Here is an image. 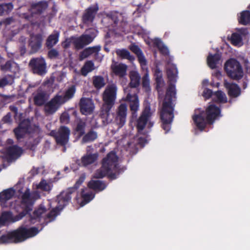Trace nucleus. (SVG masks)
I'll list each match as a JSON object with an SVG mask.
<instances>
[{
  "instance_id": "obj_1",
  "label": "nucleus",
  "mask_w": 250,
  "mask_h": 250,
  "mask_svg": "<svg viewBox=\"0 0 250 250\" xmlns=\"http://www.w3.org/2000/svg\"><path fill=\"white\" fill-rule=\"evenodd\" d=\"M167 75L169 81L165 97L160 111V119L162 124V127L167 132L170 129L171 124L174 118V109L175 105L172 103L173 98H175L176 88L175 83L176 82L178 70L175 64L169 65L167 68Z\"/></svg>"
},
{
  "instance_id": "obj_2",
  "label": "nucleus",
  "mask_w": 250,
  "mask_h": 250,
  "mask_svg": "<svg viewBox=\"0 0 250 250\" xmlns=\"http://www.w3.org/2000/svg\"><path fill=\"white\" fill-rule=\"evenodd\" d=\"M39 197L37 193H31L29 189H26L21 196L20 207L22 210L15 216L11 211L3 212L0 216V227L5 225L7 222H15L22 219L32 210L34 203Z\"/></svg>"
},
{
  "instance_id": "obj_3",
  "label": "nucleus",
  "mask_w": 250,
  "mask_h": 250,
  "mask_svg": "<svg viewBox=\"0 0 250 250\" xmlns=\"http://www.w3.org/2000/svg\"><path fill=\"white\" fill-rule=\"evenodd\" d=\"M118 161V157L114 151H111L109 152L106 156L103 159L102 166L96 171L94 177L100 179L108 175L109 179H116L117 176L125 169L124 167H120Z\"/></svg>"
},
{
  "instance_id": "obj_4",
  "label": "nucleus",
  "mask_w": 250,
  "mask_h": 250,
  "mask_svg": "<svg viewBox=\"0 0 250 250\" xmlns=\"http://www.w3.org/2000/svg\"><path fill=\"white\" fill-rule=\"evenodd\" d=\"M195 113L192 116V119L197 127L203 130L207 125H212L218 117L221 116V109L216 105H209L206 110H195Z\"/></svg>"
},
{
  "instance_id": "obj_5",
  "label": "nucleus",
  "mask_w": 250,
  "mask_h": 250,
  "mask_svg": "<svg viewBox=\"0 0 250 250\" xmlns=\"http://www.w3.org/2000/svg\"><path fill=\"white\" fill-rule=\"evenodd\" d=\"M39 232L40 230L35 227L27 229L25 227L21 226L17 229L2 235L0 237V244L21 243L36 236Z\"/></svg>"
},
{
  "instance_id": "obj_6",
  "label": "nucleus",
  "mask_w": 250,
  "mask_h": 250,
  "mask_svg": "<svg viewBox=\"0 0 250 250\" xmlns=\"http://www.w3.org/2000/svg\"><path fill=\"white\" fill-rule=\"evenodd\" d=\"M48 3L46 1H41L36 3H33L29 10V14L25 16V18L30 21L32 24H36L41 21L38 19L41 15L48 7Z\"/></svg>"
},
{
  "instance_id": "obj_7",
  "label": "nucleus",
  "mask_w": 250,
  "mask_h": 250,
  "mask_svg": "<svg viewBox=\"0 0 250 250\" xmlns=\"http://www.w3.org/2000/svg\"><path fill=\"white\" fill-rule=\"evenodd\" d=\"M224 68L228 75L232 79L240 80L243 77V71L240 62L235 59L226 62Z\"/></svg>"
},
{
  "instance_id": "obj_8",
  "label": "nucleus",
  "mask_w": 250,
  "mask_h": 250,
  "mask_svg": "<svg viewBox=\"0 0 250 250\" xmlns=\"http://www.w3.org/2000/svg\"><path fill=\"white\" fill-rule=\"evenodd\" d=\"M70 134L69 128L66 126H61L57 131L52 130L50 132L51 136H53L57 144L65 146L68 143Z\"/></svg>"
},
{
  "instance_id": "obj_9",
  "label": "nucleus",
  "mask_w": 250,
  "mask_h": 250,
  "mask_svg": "<svg viewBox=\"0 0 250 250\" xmlns=\"http://www.w3.org/2000/svg\"><path fill=\"white\" fill-rule=\"evenodd\" d=\"M29 66L32 72L38 75L43 76L47 73L46 63L43 57L32 58L29 61Z\"/></svg>"
},
{
  "instance_id": "obj_10",
  "label": "nucleus",
  "mask_w": 250,
  "mask_h": 250,
  "mask_svg": "<svg viewBox=\"0 0 250 250\" xmlns=\"http://www.w3.org/2000/svg\"><path fill=\"white\" fill-rule=\"evenodd\" d=\"M117 87L116 84H108L102 94L103 104L113 105L117 97Z\"/></svg>"
},
{
  "instance_id": "obj_11",
  "label": "nucleus",
  "mask_w": 250,
  "mask_h": 250,
  "mask_svg": "<svg viewBox=\"0 0 250 250\" xmlns=\"http://www.w3.org/2000/svg\"><path fill=\"white\" fill-rule=\"evenodd\" d=\"M74 188H68L66 190L62 191L57 196L56 201L58 203L57 206L62 209L70 203L72 195L76 194L74 191Z\"/></svg>"
},
{
  "instance_id": "obj_12",
  "label": "nucleus",
  "mask_w": 250,
  "mask_h": 250,
  "mask_svg": "<svg viewBox=\"0 0 250 250\" xmlns=\"http://www.w3.org/2000/svg\"><path fill=\"white\" fill-rule=\"evenodd\" d=\"M63 104L61 95L57 94L52 98L50 101L45 103L44 106V111L47 114L52 115Z\"/></svg>"
},
{
  "instance_id": "obj_13",
  "label": "nucleus",
  "mask_w": 250,
  "mask_h": 250,
  "mask_svg": "<svg viewBox=\"0 0 250 250\" xmlns=\"http://www.w3.org/2000/svg\"><path fill=\"white\" fill-rule=\"evenodd\" d=\"M113 105L103 104L99 111V117L102 120L104 125L110 123L113 119V115L111 110Z\"/></svg>"
},
{
  "instance_id": "obj_14",
  "label": "nucleus",
  "mask_w": 250,
  "mask_h": 250,
  "mask_svg": "<svg viewBox=\"0 0 250 250\" xmlns=\"http://www.w3.org/2000/svg\"><path fill=\"white\" fill-rule=\"evenodd\" d=\"M79 107L81 113L87 115L92 114L94 110L95 105L91 99L82 97L79 102Z\"/></svg>"
},
{
  "instance_id": "obj_15",
  "label": "nucleus",
  "mask_w": 250,
  "mask_h": 250,
  "mask_svg": "<svg viewBox=\"0 0 250 250\" xmlns=\"http://www.w3.org/2000/svg\"><path fill=\"white\" fill-rule=\"evenodd\" d=\"M127 111V105L125 103L121 104L116 109L115 120L119 127H122L125 124Z\"/></svg>"
},
{
  "instance_id": "obj_16",
  "label": "nucleus",
  "mask_w": 250,
  "mask_h": 250,
  "mask_svg": "<svg viewBox=\"0 0 250 250\" xmlns=\"http://www.w3.org/2000/svg\"><path fill=\"white\" fill-rule=\"evenodd\" d=\"M151 115L150 106H146L142 111L141 116L137 120L136 127L138 132H141L144 130Z\"/></svg>"
},
{
  "instance_id": "obj_17",
  "label": "nucleus",
  "mask_w": 250,
  "mask_h": 250,
  "mask_svg": "<svg viewBox=\"0 0 250 250\" xmlns=\"http://www.w3.org/2000/svg\"><path fill=\"white\" fill-rule=\"evenodd\" d=\"M93 40L94 37L90 35L83 34L76 38L73 42V44L76 50H80L92 42Z\"/></svg>"
},
{
  "instance_id": "obj_18",
  "label": "nucleus",
  "mask_w": 250,
  "mask_h": 250,
  "mask_svg": "<svg viewBox=\"0 0 250 250\" xmlns=\"http://www.w3.org/2000/svg\"><path fill=\"white\" fill-rule=\"evenodd\" d=\"M42 41L43 37L41 34H32L30 36L29 45L32 53H36L41 48Z\"/></svg>"
},
{
  "instance_id": "obj_19",
  "label": "nucleus",
  "mask_w": 250,
  "mask_h": 250,
  "mask_svg": "<svg viewBox=\"0 0 250 250\" xmlns=\"http://www.w3.org/2000/svg\"><path fill=\"white\" fill-rule=\"evenodd\" d=\"M98 10L99 7L97 4L91 5L86 9L82 16L83 22L87 23L93 22Z\"/></svg>"
},
{
  "instance_id": "obj_20",
  "label": "nucleus",
  "mask_w": 250,
  "mask_h": 250,
  "mask_svg": "<svg viewBox=\"0 0 250 250\" xmlns=\"http://www.w3.org/2000/svg\"><path fill=\"white\" fill-rule=\"evenodd\" d=\"M30 211L27 214L29 215V220L31 224H35L37 221H39L47 211V209L43 204H40L39 207L35 209L33 213H30Z\"/></svg>"
},
{
  "instance_id": "obj_21",
  "label": "nucleus",
  "mask_w": 250,
  "mask_h": 250,
  "mask_svg": "<svg viewBox=\"0 0 250 250\" xmlns=\"http://www.w3.org/2000/svg\"><path fill=\"white\" fill-rule=\"evenodd\" d=\"M224 86L228 90V94L230 97L236 98L241 94V88L238 84L225 81Z\"/></svg>"
},
{
  "instance_id": "obj_22",
  "label": "nucleus",
  "mask_w": 250,
  "mask_h": 250,
  "mask_svg": "<svg viewBox=\"0 0 250 250\" xmlns=\"http://www.w3.org/2000/svg\"><path fill=\"white\" fill-rule=\"evenodd\" d=\"M111 69L113 73L120 78H123L126 75L127 65L124 63L115 62L111 65Z\"/></svg>"
},
{
  "instance_id": "obj_23",
  "label": "nucleus",
  "mask_w": 250,
  "mask_h": 250,
  "mask_svg": "<svg viewBox=\"0 0 250 250\" xmlns=\"http://www.w3.org/2000/svg\"><path fill=\"white\" fill-rule=\"evenodd\" d=\"M6 151L7 155L11 160L18 158L22 153V148L17 145H14L7 147Z\"/></svg>"
},
{
  "instance_id": "obj_24",
  "label": "nucleus",
  "mask_w": 250,
  "mask_h": 250,
  "mask_svg": "<svg viewBox=\"0 0 250 250\" xmlns=\"http://www.w3.org/2000/svg\"><path fill=\"white\" fill-rule=\"evenodd\" d=\"M15 193V190L13 188L4 190L0 193V203L3 207H6L7 201L12 198Z\"/></svg>"
},
{
  "instance_id": "obj_25",
  "label": "nucleus",
  "mask_w": 250,
  "mask_h": 250,
  "mask_svg": "<svg viewBox=\"0 0 250 250\" xmlns=\"http://www.w3.org/2000/svg\"><path fill=\"white\" fill-rule=\"evenodd\" d=\"M98 156L99 154L98 153H87L81 158V162L82 165L84 167H86L94 164L97 161Z\"/></svg>"
},
{
  "instance_id": "obj_26",
  "label": "nucleus",
  "mask_w": 250,
  "mask_h": 250,
  "mask_svg": "<svg viewBox=\"0 0 250 250\" xmlns=\"http://www.w3.org/2000/svg\"><path fill=\"white\" fill-rule=\"evenodd\" d=\"M33 100L36 105L40 106L44 105L47 100L46 92L42 90H38L34 97Z\"/></svg>"
},
{
  "instance_id": "obj_27",
  "label": "nucleus",
  "mask_w": 250,
  "mask_h": 250,
  "mask_svg": "<svg viewBox=\"0 0 250 250\" xmlns=\"http://www.w3.org/2000/svg\"><path fill=\"white\" fill-rule=\"evenodd\" d=\"M126 101L129 102V107L131 111H137L139 109V102L138 96L136 94H127Z\"/></svg>"
},
{
  "instance_id": "obj_28",
  "label": "nucleus",
  "mask_w": 250,
  "mask_h": 250,
  "mask_svg": "<svg viewBox=\"0 0 250 250\" xmlns=\"http://www.w3.org/2000/svg\"><path fill=\"white\" fill-rule=\"evenodd\" d=\"M221 55L216 53L213 55L209 54L207 58V63L208 66L212 69L216 68V65L219 63Z\"/></svg>"
},
{
  "instance_id": "obj_29",
  "label": "nucleus",
  "mask_w": 250,
  "mask_h": 250,
  "mask_svg": "<svg viewBox=\"0 0 250 250\" xmlns=\"http://www.w3.org/2000/svg\"><path fill=\"white\" fill-rule=\"evenodd\" d=\"M59 36V33L57 31H55L53 34H51L48 37L46 41L45 45L48 49L52 48L58 43Z\"/></svg>"
},
{
  "instance_id": "obj_30",
  "label": "nucleus",
  "mask_w": 250,
  "mask_h": 250,
  "mask_svg": "<svg viewBox=\"0 0 250 250\" xmlns=\"http://www.w3.org/2000/svg\"><path fill=\"white\" fill-rule=\"evenodd\" d=\"M88 187L94 190L101 191L104 189L106 187L105 184L99 180H90L88 183Z\"/></svg>"
},
{
  "instance_id": "obj_31",
  "label": "nucleus",
  "mask_w": 250,
  "mask_h": 250,
  "mask_svg": "<svg viewBox=\"0 0 250 250\" xmlns=\"http://www.w3.org/2000/svg\"><path fill=\"white\" fill-rule=\"evenodd\" d=\"M95 69L93 62L91 60L86 61L80 70L81 74L86 77L87 74Z\"/></svg>"
},
{
  "instance_id": "obj_32",
  "label": "nucleus",
  "mask_w": 250,
  "mask_h": 250,
  "mask_svg": "<svg viewBox=\"0 0 250 250\" xmlns=\"http://www.w3.org/2000/svg\"><path fill=\"white\" fill-rule=\"evenodd\" d=\"M0 69L3 71L16 72L18 69V64L12 60L7 61L5 64H0Z\"/></svg>"
},
{
  "instance_id": "obj_33",
  "label": "nucleus",
  "mask_w": 250,
  "mask_h": 250,
  "mask_svg": "<svg viewBox=\"0 0 250 250\" xmlns=\"http://www.w3.org/2000/svg\"><path fill=\"white\" fill-rule=\"evenodd\" d=\"M130 82L129 85L131 88L137 87L140 83L141 77L136 71H131L129 74Z\"/></svg>"
},
{
  "instance_id": "obj_34",
  "label": "nucleus",
  "mask_w": 250,
  "mask_h": 250,
  "mask_svg": "<svg viewBox=\"0 0 250 250\" xmlns=\"http://www.w3.org/2000/svg\"><path fill=\"white\" fill-rule=\"evenodd\" d=\"M82 143L85 144L95 141L98 137L97 133L92 129L90 130L87 133L83 136Z\"/></svg>"
},
{
  "instance_id": "obj_35",
  "label": "nucleus",
  "mask_w": 250,
  "mask_h": 250,
  "mask_svg": "<svg viewBox=\"0 0 250 250\" xmlns=\"http://www.w3.org/2000/svg\"><path fill=\"white\" fill-rule=\"evenodd\" d=\"M75 92V86L72 85L66 90L63 96L61 95L62 101L63 104H64L67 101L71 99L74 97Z\"/></svg>"
},
{
  "instance_id": "obj_36",
  "label": "nucleus",
  "mask_w": 250,
  "mask_h": 250,
  "mask_svg": "<svg viewBox=\"0 0 250 250\" xmlns=\"http://www.w3.org/2000/svg\"><path fill=\"white\" fill-rule=\"evenodd\" d=\"M81 196L82 200L80 203V205L81 207H83L94 198L95 194L92 191L84 193V191L83 190L81 193Z\"/></svg>"
},
{
  "instance_id": "obj_37",
  "label": "nucleus",
  "mask_w": 250,
  "mask_h": 250,
  "mask_svg": "<svg viewBox=\"0 0 250 250\" xmlns=\"http://www.w3.org/2000/svg\"><path fill=\"white\" fill-rule=\"evenodd\" d=\"M86 123L82 120L78 121L75 128V131L79 137H81L85 134Z\"/></svg>"
},
{
  "instance_id": "obj_38",
  "label": "nucleus",
  "mask_w": 250,
  "mask_h": 250,
  "mask_svg": "<svg viewBox=\"0 0 250 250\" xmlns=\"http://www.w3.org/2000/svg\"><path fill=\"white\" fill-rule=\"evenodd\" d=\"M116 53L117 56L122 59H127L130 61H133L135 59L134 57L126 49H118Z\"/></svg>"
},
{
  "instance_id": "obj_39",
  "label": "nucleus",
  "mask_w": 250,
  "mask_h": 250,
  "mask_svg": "<svg viewBox=\"0 0 250 250\" xmlns=\"http://www.w3.org/2000/svg\"><path fill=\"white\" fill-rule=\"evenodd\" d=\"M155 75L156 76V88L157 90L159 92L160 91V88L163 86L164 83L162 79V73L161 71L159 70V69H156L155 71Z\"/></svg>"
},
{
  "instance_id": "obj_40",
  "label": "nucleus",
  "mask_w": 250,
  "mask_h": 250,
  "mask_svg": "<svg viewBox=\"0 0 250 250\" xmlns=\"http://www.w3.org/2000/svg\"><path fill=\"white\" fill-rule=\"evenodd\" d=\"M239 22L242 25H246L250 23V11L246 10L241 13L239 19Z\"/></svg>"
},
{
  "instance_id": "obj_41",
  "label": "nucleus",
  "mask_w": 250,
  "mask_h": 250,
  "mask_svg": "<svg viewBox=\"0 0 250 250\" xmlns=\"http://www.w3.org/2000/svg\"><path fill=\"white\" fill-rule=\"evenodd\" d=\"M13 9L12 3H3L0 4V16L8 14Z\"/></svg>"
},
{
  "instance_id": "obj_42",
  "label": "nucleus",
  "mask_w": 250,
  "mask_h": 250,
  "mask_svg": "<svg viewBox=\"0 0 250 250\" xmlns=\"http://www.w3.org/2000/svg\"><path fill=\"white\" fill-rule=\"evenodd\" d=\"M93 84L96 89H101L105 85L104 78L101 76H94L93 78Z\"/></svg>"
},
{
  "instance_id": "obj_43",
  "label": "nucleus",
  "mask_w": 250,
  "mask_h": 250,
  "mask_svg": "<svg viewBox=\"0 0 250 250\" xmlns=\"http://www.w3.org/2000/svg\"><path fill=\"white\" fill-rule=\"evenodd\" d=\"M62 210L57 206L52 208L45 216V219H48L50 221L54 220L56 217L59 214V212Z\"/></svg>"
},
{
  "instance_id": "obj_44",
  "label": "nucleus",
  "mask_w": 250,
  "mask_h": 250,
  "mask_svg": "<svg viewBox=\"0 0 250 250\" xmlns=\"http://www.w3.org/2000/svg\"><path fill=\"white\" fill-rule=\"evenodd\" d=\"M85 179V176L84 174H82L79 179L76 181L75 184L73 187L69 188H74V191L76 193V196L75 197V199L77 201L78 200V193H77V189L79 188V187L83 183L84 180Z\"/></svg>"
},
{
  "instance_id": "obj_45",
  "label": "nucleus",
  "mask_w": 250,
  "mask_h": 250,
  "mask_svg": "<svg viewBox=\"0 0 250 250\" xmlns=\"http://www.w3.org/2000/svg\"><path fill=\"white\" fill-rule=\"evenodd\" d=\"M14 132L18 140L23 138L25 134L28 133L27 131L19 126L14 129Z\"/></svg>"
},
{
  "instance_id": "obj_46",
  "label": "nucleus",
  "mask_w": 250,
  "mask_h": 250,
  "mask_svg": "<svg viewBox=\"0 0 250 250\" xmlns=\"http://www.w3.org/2000/svg\"><path fill=\"white\" fill-rule=\"evenodd\" d=\"M217 98V101L220 103H226L227 102L225 94L221 90H218L214 93Z\"/></svg>"
},
{
  "instance_id": "obj_47",
  "label": "nucleus",
  "mask_w": 250,
  "mask_h": 250,
  "mask_svg": "<svg viewBox=\"0 0 250 250\" xmlns=\"http://www.w3.org/2000/svg\"><path fill=\"white\" fill-rule=\"evenodd\" d=\"M18 126L23 129L28 133H30V130L31 129V122L29 119L22 120L20 122Z\"/></svg>"
},
{
  "instance_id": "obj_48",
  "label": "nucleus",
  "mask_w": 250,
  "mask_h": 250,
  "mask_svg": "<svg viewBox=\"0 0 250 250\" xmlns=\"http://www.w3.org/2000/svg\"><path fill=\"white\" fill-rule=\"evenodd\" d=\"M37 188L45 191H49L51 189L50 186L44 179L41 181L37 186Z\"/></svg>"
},
{
  "instance_id": "obj_49",
  "label": "nucleus",
  "mask_w": 250,
  "mask_h": 250,
  "mask_svg": "<svg viewBox=\"0 0 250 250\" xmlns=\"http://www.w3.org/2000/svg\"><path fill=\"white\" fill-rule=\"evenodd\" d=\"M242 41L241 36L238 33H232L231 37V43L234 45L238 44Z\"/></svg>"
},
{
  "instance_id": "obj_50",
  "label": "nucleus",
  "mask_w": 250,
  "mask_h": 250,
  "mask_svg": "<svg viewBox=\"0 0 250 250\" xmlns=\"http://www.w3.org/2000/svg\"><path fill=\"white\" fill-rule=\"evenodd\" d=\"M91 53L88 47L85 48L82 52H80L79 55V59L80 60L82 61L83 59L87 58L90 55H91Z\"/></svg>"
},
{
  "instance_id": "obj_51",
  "label": "nucleus",
  "mask_w": 250,
  "mask_h": 250,
  "mask_svg": "<svg viewBox=\"0 0 250 250\" xmlns=\"http://www.w3.org/2000/svg\"><path fill=\"white\" fill-rule=\"evenodd\" d=\"M107 17L110 20H111L113 22L116 24L118 22V17L117 15V13L115 12H110L108 13L107 15Z\"/></svg>"
},
{
  "instance_id": "obj_52",
  "label": "nucleus",
  "mask_w": 250,
  "mask_h": 250,
  "mask_svg": "<svg viewBox=\"0 0 250 250\" xmlns=\"http://www.w3.org/2000/svg\"><path fill=\"white\" fill-rule=\"evenodd\" d=\"M48 52V57L50 59H56L59 55V52L55 49L52 48Z\"/></svg>"
},
{
  "instance_id": "obj_53",
  "label": "nucleus",
  "mask_w": 250,
  "mask_h": 250,
  "mask_svg": "<svg viewBox=\"0 0 250 250\" xmlns=\"http://www.w3.org/2000/svg\"><path fill=\"white\" fill-rule=\"evenodd\" d=\"M60 122L62 124H66L69 122L70 117L68 113L64 112L60 116Z\"/></svg>"
},
{
  "instance_id": "obj_54",
  "label": "nucleus",
  "mask_w": 250,
  "mask_h": 250,
  "mask_svg": "<svg viewBox=\"0 0 250 250\" xmlns=\"http://www.w3.org/2000/svg\"><path fill=\"white\" fill-rule=\"evenodd\" d=\"M138 60L141 66H146L147 64V62L143 54V52L137 55Z\"/></svg>"
},
{
  "instance_id": "obj_55",
  "label": "nucleus",
  "mask_w": 250,
  "mask_h": 250,
  "mask_svg": "<svg viewBox=\"0 0 250 250\" xmlns=\"http://www.w3.org/2000/svg\"><path fill=\"white\" fill-rule=\"evenodd\" d=\"M142 86L145 88L149 87V80L147 74H145L142 78Z\"/></svg>"
},
{
  "instance_id": "obj_56",
  "label": "nucleus",
  "mask_w": 250,
  "mask_h": 250,
  "mask_svg": "<svg viewBox=\"0 0 250 250\" xmlns=\"http://www.w3.org/2000/svg\"><path fill=\"white\" fill-rule=\"evenodd\" d=\"M129 48L132 52L135 54L136 56L142 52L139 47L135 44H131Z\"/></svg>"
},
{
  "instance_id": "obj_57",
  "label": "nucleus",
  "mask_w": 250,
  "mask_h": 250,
  "mask_svg": "<svg viewBox=\"0 0 250 250\" xmlns=\"http://www.w3.org/2000/svg\"><path fill=\"white\" fill-rule=\"evenodd\" d=\"M213 95L212 90L208 88H205L203 92V96L205 99H209Z\"/></svg>"
},
{
  "instance_id": "obj_58",
  "label": "nucleus",
  "mask_w": 250,
  "mask_h": 250,
  "mask_svg": "<svg viewBox=\"0 0 250 250\" xmlns=\"http://www.w3.org/2000/svg\"><path fill=\"white\" fill-rule=\"evenodd\" d=\"M153 44L154 46L156 47L158 49L164 45L161 40L159 38H156L153 40Z\"/></svg>"
},
{
  "instance_id": "obj_59",
  "label": "nucleus",
  "mask_w": 250,
  "mask_h": 250,
  "mask_svg": "<svg viewBox=\"0 0 250 250\" xmlns=\"http://www.w3.org/2000/svg\"><path fill=\"white\" fill-rule=\"evenodd\" d=\"M88 48L91 55L94 53L97 54L101 50V46L100 45H96L92 47H89Z\"/></svg>"
},
{
  "instance_id": "obj_60",
  "label": "nucleus",
  "mask_w": 250,
  "mask_h": 250,
  "mask_svg": "<svg viewBox=\"0 0 250 250\" xmlns=\"http://www.w3.org/2000/svg\"><path fill=\"white\" fill-rule=\"evenodd\" d=\"M12 83L8 80L6 77H4L0 80V87H4L7 85L11 84Z\"/></svg>"
},
{
  "instance_id": "obj_61",
  "label": "nucleus",
  "mask_w": 250,
  "mask_h": 250,
  "mask_svg": "<svg viewBox=\"0 0 250 250\" xmlns=\"http://www.w3.org/2000/svg\"><path fill=\"white\" fill-rule=\"evenodd\" d=\"M2 122L4 123H9L11 122V115L10 112L8 113L5 116H4L2 119Z\"/></svg>"
},
{
  "instance_id": "obj_62",
  "label": "nucleus",
  "mask_w": 250,
  "mask_h": 250,
  "mask_svg": "<svg viewBox=\"0 0 250 250\" xmlns=\"http://www.w3.org/2000/svg\"><path fill=\"white\" fill-rule=\"evenodd\" d=\"M159 50L160 52L164 55H167L169 53L168 48L164 44L161 46V47Z\"/></svg>"
},
{
  "instance_id": "obj_63",
  "label": "nucleus",
  "mask_w": 250,
  "mask_h": 250,
  "mask_svg": "<svg viewBox=\"0 0 250 250\" xmlns=\"http://www.w3.org/2000/svg\"><path fill=\"white\" fill-rule=\"evenodd\" d=\"M9 109L11 111V112L14 113L15 117L18 116V109L17 107H16L15 105H10L9 106Z\"/></svg>"
},
{
  "instance_id": "obj_64",
  "label": "nucleus",
  "mask_w": 250,
  "mask_h": 250,
  "mask_svg": "<svg viewBox=\"0 0 250 250\" xmlns=\"http://www.w3.org/2000/svg\"><path fill=\"white\" fill-rule=\"evenodd\" d=\"M145 12L146 10L145 7L143 6L139 5L138 6L136 10L135 11V13H137L138 14H141L143 13H145Z\"/></svg>"
}]
</instances>
